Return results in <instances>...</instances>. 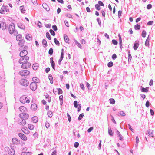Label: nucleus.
Wrapping results in <instances>:
<instances>
[{
	"mask_svg": "<svg viewBox=\"0 0 155 155\" xmlns=\"http://www.w3.org/2000/svg\"><path fill=\"white\" fill-rule=\"evenodd\" d=\"M28 59H20L19 60L20 64H22L21 67L24 69L29 68L31 66L30 63L28 62Z\"/></svg>",
	"mask_w": 155,
	"mask_h": 155,
	"instance_id": "f257e3e1",
	"label": "nucleus"
},
{
	"mask_svg": "<svg viewBox=\"0 0 155 155\" xmlns=\"http://www.w3.org/2000/svg\"><path fill=\"white\" fill-rule=\"evenodd\" d=\"M20 101L23 104L29 103L30 102L29 100L25 95H23L21 97Z\"/></svg>",
	"mask_w": 155,
	"mask_h": 155,
	"instance_id": "f03ea898",
	"label": "nucleus"
},
{
	"mask_svg": "<svg viewBox=\"0 0 155 155\" xmlns=\"http://www.w3.org/2000/svg\"><path fill=\"white\" fill-rule=\"evenodd\" d=\"M5 149L6 151L8 152L9 155H14L15 152L13 149L11 148H9L8 147H6Z\"/></svg>",
	"mask_w": 155,
	"mask_h": 155,
	"instance_id": "7ed1b4c3",
	"label": "nucleus"
},
{
	"mask_svg": "<svg viewBox=\"0 0 155 155\" xmlns=\"http://www.w3.org/2000/svg\"><path fill=\"white\" fill-rule=\"evenodd\" d=\"M8 30L9 33L11 34H12L14 32L15 30V28L14 24L11 23L9 25Z\"/></svg>",
	"mask_w": 155,
	"mask_h": 155,
	"instance_id": "20e7f679",
	"label": "nucleus"
},
{
	"mask_svg": "<svg viewBox=\"0 0 155 155\" xmlns=\"http://www.w3.org/2000/svg\"><path fill=\"white\" fill-rule=\"evenodd\" d=\"M19 74L22 76H25L29 75L30 74V72L27 70H23L20 71Z\"/></svg>",
	"mask_w": 155,
	"mask_h": 155,
	"instance_id": "39448f33",
	"label": "nucleus"
},
{
	"mask_svg": "<svg viewBox=\"0 0 155 155\" xmlns=\"http://www.w3.org/2000/svg\"><path fill=\"white\" fill-rule=\"evenodd\" d=\"M19 117L23 120L28 119L29 117L28 114L26 113H22L19 114Z\"/></svg>",
	"mask_w": 155,
	"mask_h": 155,
	"instance_id": "423d86ee",
	"label": "nucleus"
},
{
	"mask_svg": "<svg viewBox=\"0 0 155 155\" xmlns=\"http://www.w3.org/2000/svg\"><path fill=\"white\" fill-rule=\"evenodd\" d=\"M37 84L35 82H32L30 84V87L32 90L35 91L37 88Z\"/></svg>",
	"mask_w": 155,
	"mask_h": 155,
	"instance_id": "0eeeda50",
	"label": "nucleus"
},
{
	"mask_svg": "<svg viewBox=\"0 0 155 155\" xmlns=\"http://www.w3.org/2000/svg\"><path fill=\"white\" fill-rule=\"evenodd\" d=\"M20 83L21 85L24 86H27L29 84L28 81L25 79H22L20 81Z\"/></svg>",
	"mask_w": 155,
	"mask_h": 155,
	"instance_id": "6e6552de",
	"label": "nucleus"
},
{
	"mask_svg": "<svg viewBox=\"0 0 155 155\" xmlns=\"http://www.w3.org/2000/svg\"><path fill=\"white\" fill-rule=\"evenodd\" d=\"M18 136L19 137L23 140H27V137L24 134L21 133H20L18 134Z\"/></svg>",
	"mask_w": 155,
	"mask_h": 155,
	"instance_id": "1a4fd4ad",
	"label": "nucleus"
},
{
	"mask_svg": "<svg viewBox=\"0 0 155 155\" xmlns=\"http://www.w3.org/2000/svg\"><path fill=\"white\" fill-rule=\"evenodd\" d=\"M28 54L27 51L24 50L21 51L20 54V56L21 57H25Z\"/></svg>",
	"mask_w": 155,
	"mask_h": 155,
	"instance_id": "9d476101",
	"label": "nucleus"
},
{
	"mask_svg": "<svg viewBox=\"0 0 155 155\" xmlns=\"http://www.w3.org/2000/svg\"><path fill=\"white\" fill-rule=\"evenodd\" d=\"M21 129L23 132L25 134H28L29 133V132L28 131V129L26 127H21Z\"/></svg>",
	"mask_w": 155,
	"mask_h": 155,
	"instance_id": "9b49d317",
	"label": "nucleus"
},
{
	"mask_svg": "<svg viewBox=\"0 0 155 155\" xmlns=\"http://www.w3.org/2000/svg\"><path fill=\"white\" fill-rule=\"evenodd\" d=\"M19 110L21 112H24L27 111V108L24 106H21L19 108Z\"/></svg>",
	"mask_w": 155,
	"mask_h": 155,
	"instance_id": "f8f14e48",
	"label": "nucleus"
},
{
	"mask_svg": "<svg viewBox=\"0 0 155 155\" xmlns=\"http://www.w3.org/2000/svg\"><path fill=\"white\" fill-rule=\"evenodd\" d=\"M31 108L32 110L35 111L37 108V105L35 104H33L31 105Z\"/></svg>",
	"mask_w": 155,
	"mask_h": 155,
	"instance_id": "ddd939ff",
	"label": "nucleus"
},
{
	"mask_svg": "<svg viewBox=\"0 0 155 155\" xmlns=\"http://www.w3.org/2000/svg\"><path fill=\"white\" fill-rule=\"evenodd\" d=\"M5 8H7V7L5 5H3L0 10V13L4 14L6 12L5 11Z\"/></svg>",
	"mask_w": 155,
	"mask_h": 155,
	"instance_id": "4468645a",
	"label": "nucleus"
},
{
	"mask_svg": "<svg viewBox=\"0 0 155 155\" xmlns=\"http://www.w3.org/2000/svg\"><path fill=\"white\" fill-rule=\"evenodd\" d=\"M18 45H19L22 48H23L24 47V43H25V41L24 40H21V41H19Z\"/></svg>",
	"mask_w": 155,
	"mask_h": 155,
	"instance_id": "2eb2a0df",
	"label": "nucleus"
},
{
	"mask_svg": "<svg viewBox=\"0 0 155 155\" xmlns=\"http://www.w3.org/2000/svg\"><path fill=\"white\" fill-rule=\"evenodd\" d=\"M16 40L18 41H20L23 40L22 39V36L20 35H18L16 36Z\"/></svg>",
	"mask_w": 155,
	"mask_h": 155,
	"instance_id": "dca6fc26",
	"label": "nucleus"
},
{
	"mask_svg": "<svg viewBox=\"0 0 155 155\" xmlns=\"http://www.w3.org/2000/svg\"><path fill=\"white\" fill-rule=\"evenodd\" d=\"M12 142L15 144H18L19 143L18 139L15 138H14L12 139Z\"/></svg>",
	"mask_w": 155,
	"mask_h": 155,
	"instance_id": "f3484780",
	"label": "nucleus"
},
{
	"mask_svg": "<svg viewBox=\"0 0 155 155\" xmlns=\"http://www.w3.org/2000/svg\"><path fill=\"white\" fill-rule=\"evenodd\" d=\"M1 23V28L3 29H5L6 27V24L4 22H1L0 23Z\"/></svg>",
	"mask_w": 155,
	"mask_h": 155,
	"instance_id": "a211bd4d",
	"label": "nucleus"
},
{
	"mask_svg": "<svg viewBox=\"0 0 155 155\" xmlns=\"http://www.w3.org/2000/svg\"><path fill=\"white\" fill-rule=\"evenodd\" d=\"M32 80L34 82H35L36 83L38 82L39 81V79L38 78L35 77H33L32 78Z\"/></svg>",
	"mask_w": 155,
	"mask_h": 155,
	"instance_id": "6ab92c4d",
	"label": "nucleus"
},
{
	"mask_svg": "<svg viewBox=\"0 0 155 155\" xmlns=\"http://www.w3.org/2000/svg\"><path fill=\"white\" fill-rule=\"evenodd\" d=\"M19 123L20 124L23 126L25 125L26 124V122L24 120H22L21 121H20Z\"/></svg>",
	"mask_w": 155,
	"mask_h": 155,
	"instance_id": "aec40b11",
	"label": "nucleus"
},
{
	"mask_svg": "<svg viewBox=\"0 0 155 155\" xmlns=\"http://www.w3.org/2000/svg\"><path fill=\"white\" fill-rule=\"evenodd\" d=\"M26 38L28 40H31L32 37L31 35L28 34L26 36Z\"/></svg>",
	"mask_w": 155,
	"mask_h": 155,
	"instance_id": "412c9836",
	"label": "nucleus"
},
{
	"mask_svg": "<svg viewBox=\"0 0 155 155\" xmlns=\"http://www.w3.org/2000/svg\"><path fill=\"white\" fill-rule=\"evenodd\" d=\"M139 46V44L138 43H135L134 45V48L135 50H137Z\"/></svg>",
	"mask_w": 155,
	"mask_h": 155,
	"instance_id": "4be33fe9",
	"label": "nucleus"
},
{
	"mask_svg": "<svg viewBox=\"0 0 155 155\" xmlns=\"http://www.w3.org/2000/svg\"><path fill=\"white\" fill-rule=\"evenodd\" d=\"M43 7L44 8H45L46 10H49V8L48 6L46 3H44L42 5Z\"/></svg>",
	"mask_w": 155,
	"mask_h": 155,
	"instance_id": "5701e85b",
	"label": "nucleus"
},
{
	"mask_svg": "<svg viewBox=\"0 0 155 155\" xmlns=\"http://www.w3.org/2000/svg\"><path fill=\"white\" fill-rule=\"evenodd\" d=\"M51 64L52 68L54 70L55 69V64L54 62L52 60V59L51 61Z\"/></svg>",
	"mask_w": 155,
	"mask_h": 155,
	"instance_id": "b1692460",
	"label": "nucleus"
},
{
	"mask_svg": "<svg viewBox=\"0 0 155 155\" xmlns=\"http://www.w3.org/2000/svg\"><path fill=\"white\" fill-rule=\"evenodd\" d=\"M149 36H148L145 42V44L146 46H148L149 45Z\"/></svg>",
	"mask_w": 155,
	"mask_h": 155,
	"instance_id": "393cba45",
	"label": "nucleus"
},
{
	"mask_svg": "<svg viewBox=\"0 0 155 155\" xmlns=\"http://www.w3.org/2000/svg\"><path fill=\"white\" fill-rule=\"evenodd\" d=\"M64 38L65 41H66V42H68L69 41V38L68 36L66 35H64Z\"/></svg>",
	"mask_w": 155,
	"mask_h": 155,
	"instance_id": "a878e982",
	"label": "nucleus"
},
{
	"mask_svg": "<svg viewBox=\"0 0 155 155\" xmlns=\"http://www.w3.org/2000/svg\"><path fill=\"white\" fill-rule=\"evenodd\" d=\"M28 128L31 130H32L34 128V126L31 124H28Z\"/></svg>",
	"mask_w": 155,
	"mask_h": 155,
	"instance_id": "bb28decb",
	"label": "nucleus"
},
{
	"mask_svg": "<svg viewBox=\"0 0 155 155\" xmlns=\"http://www.w3.org/2000/svg\"><path fill=\"white\" fill-rule=\"evenodd\" d=\"M32 120L34 123H36L38 121L37 117H34L32 118Z\"/></svg>",
	"mask_w": 155,
	"mask_h": 155,
	"instance_id": "cd10ccee",
	"label": "nucleus"
},
{
	"mask_svg": "<svg viewBox=\"0 0 155 155\" xmlns=\"http://www.w3.org/2000/svg\"><path fill=\"white\" fill-rule=\"evenodd\" d=\"M134 28L135 29H139L140 28V26L139 25H138V24H137L135 25L134 26Z\"/></svg>",
	"mask_w": 155,
	"mask_h": 155,
	"instance_id": "c85d7f7f",
	"label": "nucleus"
},
{
	"mask_svg": "<svg viewBox=\"0 0 155 155\" xmlns=\"http://www.w3.org/2000/svg\"><path fill=\"white\" fill-rule=\"evenodd\" d=\"M18 27L23 30L25 28V27L23 25H21V24H18Z\"/></svg>",
	"mask_w": 155,
	"mask_h": 155,
	"instance_id": "c756f323",
	"label": "nucleus"
},
{
	"mask_svg": "<svg viewBox=\"0 0 155 155\" xmlns=\"http://www.w3.org/2000/svg\"><path fill=\"white\" fill-rule=\"evenodd\" d=\"M110 101V103L112 104H114L115 103V101L114 99L111 98L109 99Z\"/></svg>",
	"mask_w": 155,
	"mask_h": 155,
	"instance_id": "7c9ffc66",
	"label": "nucleus"
},
{
	"mask_svg": "<svg viewBox=\"0 0 155 155\" xmlns=\"http://www.w3.org/2000/svg\"><path fill=\"white\" fill-rule=\"evenodd\" d=\"M146 35V31H144L143 30L142 31L141 35L143 37H145Z\"/></svg>",
	"mask_w": 155,
	"mask_h": 155,
	"instance_id": "2f4dec72",
	"label": "nucleus"
},
{
	"mask_svg": "<svg viewBox=\"0 0 155 155\" xmlns=\"http://www.w3.org/2000/svg\"><path fill=\"white\" fill-rule=\"evenodd\" d=\"M95 7L96 9L99 10L101 9L100 5L98 4H96L95 5Z\"/></svg>",
	"mask_w": 155,
	"mask_h": 155,
	"instance_id": "473e14b6",
	"label": "nucleus"
},
{
	"mask_svg": "<svg viewBox=\"0 0 155 155\" xmlns=\"http://www.w3.org/2000/svg\"><path fill=\"white\" fill-rule=\"evenodd\" d=\"M58 88H55L53 89V92L54 93V94H58Z\"/></svg>",
	"mask_w": 155,
	"mask_h": 155,
	"instance_id": "72a5a7b5",
	"label": "nucleus"
},
{
	"mask_svg": "<svg viewBox=\"0 0 155 155\" xmlns=\"http://www.w3.org/2000/svg\"><path fill=\"white\" fill-rule=\"evenodd\" d=\"M49 79L50 80V82L51 84H52L53 82V77L52 76H49L48 77Z\"/></svg>",
	"mask_w": 155,
	"mask_h": 155,
	"instance_id": "f704fd0d",
	"label": "nucleus"
},
{
	"mask_svg": "<svg viewBox=\"0 0 155 155\" xmlns=\"http://www.w3.org/2000/svg\"><path fill=\"white\" fill-rule=\"evenodd\" d=\"M46 35L47 38L50 40H51V38L50 35L48 32H47L46 33Z\"/></svg>",
	"mask_w": 155,
	"mask_h": 155,
	"instance_id": "c9c22d12",
	"label": "nucleus"
},
{
	"mask_svg": "<svg viewBox=\"0 0 155 155\" xmlns=\"http://www.w3.org/2000/svg\"><path fill=\"white\" fill-rule=\"evenodd\" d=\"M54 41L55 43V44L58 45H59V42L58 41L57 39H56V38H55L54 39Z\"/></svg>",
	"mask_w": 155,
	"mask_h": 155,
	"instance_id": "e433bc0d",
	"label": "nucleus"
},
{
	"mask_svg": "<svg viewBox=\"0 0 155 155\" xmlns=\"http://www.w3.org/2000/svg\"><path fill=\"white\" fill-rule=\"evenodd\" d=\"M117 132L118 133V136L120 137V140H123V137H122V136L120 134V132L118 130H117Z\"/></svg>",
	"mask_w": 155,
	"mask_h": 155,
	"instance_id": "4c0bfd02",
	"label": "nucleus"
},
{
	"mask_svg": "<svg viewBox=\"0 0 155 155\" xmlns=\"http://www.w3.org/2000/svg\"><path fill=\"white\" fill-rule=\"evenodd\" d=\"M48 115L49 117H51L53 115V114L52 112L51 111H49L48 112Z\"/></svg>",
	"mask_w": 155,
	"mask_h": 155,
	"instance_id": "58836bf2",
	"label": "nucleus"
},
{
	"mask_svg": "<svg viewBox=\"0 0 155 155\" xmlns=\"http://www.w3.org/2000/svg\"><path fill=\"white\" fill-rule=\"evenodd\" d=\"M148 89L146 88H143L141 89L142 92H148Z\"/></svg>",
	"mask_w": 155,
	"mask_h": 155,
	"instance_id": "ea45409f",
	"label": "nucleus"
},
{
	"mask_svg": "<svg viewBox=\"0 0 155 155\" xmlns=\"http://www.w3.org/2000/svg\"><path fill=\"white\" fill-rule=\"evenodd\" d=\"M108 133L109 134L111 135L112 136L113 135V132L111 128H109L108 129Z\"/></svg>",
	"mask_w": 155,
	"mask_h": 155,
	"instance_id": "a19ab883",
	"label": "nucleus"
},
{
	"mask_svg": "<svg viewBox=\"0 0 155 155\" xmlns=\"http://www.w3.org/2000/svg\"><path fill=\"white\" fill-rule=\"evenodd\" d=\"M119 114L122 116H124L126 115L125 113L123 111H120L119 112Z\"/></svg>",
	"mask_w": 155,
	"mask_h": 155,
	"instance_id": "79ce46f5",
	"label": "nucleus"
},
{
	"mask_svg": "<svg viewBox=\"0 0 155 155\" xmlns=\"http://www.w3.org/2000/svg\"><path fill=\"white\" fill-rule=\"evenodd\" d=\"M83 116H84V114L83 113H82V114H81L78 117V120H81V119L83 118Z\"/></svg>",
	"mask_w": 155,
	"mask_h": 155,
	"instance_id": "37998d69",
	"label": "nucleus"
},
{
	"mask_svg": "<svg viewBox=\"0 0 155 155\" xmlns=\"http://www.w3.org/2000/svg\"><path fill=\"white\" fill-rule=\"evenodd\" d=\"M42 43L43 44L45 45V46H46L47 45V41L45 39H44L43 40Z\"/></svg>",
	"mask_w": 155,
	"mask_h": 155,
	"instance_id": "c03bdc74",
	"label": "nucleus"
},
{
	"mask_svg": "<svg viewBox=\"0 0 155 155\" xmlns=\"http://www.w3.org/2000/svg\"><path fill=\"white\" fill-rule=\"evenodd\" d=\"M74 105L75 108H77L78 106V103L77 101H75L74 102Z\"/></svg>",
	"mask_w": 155,
	"mask_h": 155,
	"instance_id": "a18cd8bd",
	"label": "nucleus"
},
{
	"mask_svg": "<svg viewBox=\"0 0 155 155\" xmlns=\"http://www.w3.org/2000/svg\"><path fill=\"white\" fill-rule=\"evenodd\" d=\"M58 94H60L62 93V91L61 89L59 88H58Z\"/></svg>",
	"mask_w": 155,
	"mask_h": 155,
	"instance_id": "49530a36",
	"label": "nucleus"
},
{
	"mask_svg": "<svg viewBox=\"0 0 155 155\" xmlns=\"http://www.w3.org/2000/svg\"><path fill=\"white\" fill-rule=\"evenodd\" d=\"M33 68L35 70H36L37 69L38 66L37 64H34L33 65Z\"/></svg>",
	"mask_w": 155,
	"mask_h": 155,
	"instance_id": "de8ad7c7",
	"label": "nucleus"
},
{
	"mask_svg": "<svg viewBox=\"0 0 155 155\" xmlns=\"http://www.w3.org/2000/svg\"><path fill=\"white\" fill-rule=\"evenodd\" d=\"M49 54L50 55H52L53 53V50L52 48H50L49 51Z\"/></svg>",
	"mask_w": 155,
	"mask_h": 155,
	"instance_id": "09e8293b",
	"label": "nucleus"
},
{
	"mask_svg": "<svg viewBox=\"0 0 155 155\" xmlns=\"http://www.w3.org/2000/svg\"><path fill=\"white\" fill-rule=\"evenodd\" d=\"M50 33L53 36H54L55 35V32L52 29H51L49 31Z\"/></svg>",
	"mask_w": 155,
	"mask_h": 155,
	"instance_id": "8fccbe9b",
	"label": "nucleus"
},
{
	"mask_svg": "<svg viewBox=\"0 0 155 155\" xmlns=\"http://www.w3.org/2000/svg\"><path fill=\"white\" fill-rule=\"evenodd\" d=\"M119 37V42H120V45H122V40H121V38L120 36V35H118Z\"/></svg>",
	"mask_w": 155,
	"mask_h": 155,
	"instance_id": "3c124183",
	"label": "nucleus"
},
{
	"mask_svg": "<svg viewBox=\"0 0 155 155\" xmlns=\"http://www.w3.org/2000/svg\"><path fill=\"white\" fill-rule=\"evenodd\" d=\"M113 63L112 62H110L108 63V67H111L113 66Z\"/></svg>",
	"mask_w": 155,
	"mask_h": 155,
	"instance_id": "603ef678",
	"label": "nucleus"
},
{
	"mask_svg": "<svg viewBox=\"0 0 155 155\" xmlns=\"http://www.w3.org/2000/svg\"><path fill=\"white\" fill-rule=\"evenodd\" d=\"M112 42L113 44L115 45H117L118 43L117 41L114 39H113L112 40Z\"/></svg>",
	"mask_w": 155,
	"mask_h": 155,
	"instance_id": "864d4df0",
	"label": "nucleus"
},
{
	"mask_svg": "<svg viewBox=\"0 0 155 155\" xmlns=\"http://www.w3.org/2000/svg\"><path fill=\"white\" fill-rule=\"evenodd\" d=\"M98 4L100 5L101 6H104V4H103V3L101 1H99L98 2Z\"/></svg>",
	"mask_w": 155,
	"mask_h": 155,
	"instance_id": "5fc2aeb1",
	"label": "nucleus"
},
{
	"mask_svg": "<svg viewBox=\"0 0 155 155\" xmlns=\"http://www.w3.org/2000/svg\"><path fill=\"white\" fill-rule=\"evenodd\" d=\"M152 7V5L150 4H149L147 6V8L148 9H150Z\"/></svg>",
	"mask_w": 155,
	"mask_h": 155,
	"instance_id": "6e6d98bb",
	"label": "nucleus"
},
{
	"mask_svg": "<svg viewBox=\"0 0 155 155\" xmlns=\"http://www.w3.org/2000/svg\"><path fill=\"white\" fill-rule=\"evenodd\" d=\"M67 116H68V119L69 121L70 122L71 121V117L68 113L67 114Z\"/></svg>",
	"mask_w": 155,
	"mask_h": 155,
	"instance_id": "4d7b16f0",
	"label": "nucleus"
},
{
	"mask_svg": "<svg viewBox=\"0 0 155 155\" xmlns=\"http://www.w3.org/2000/svg\"><path fill=\"white\" fill-rule=\"evenodd\" d=\"M93 127H90L88 130L87 131L88 133L91 132V131L93 130Z\"/></svg>",
	"mask_w": 155,
	"mask_h": 155,
	"instance_id": "13d9d810",
	"label": "nucleus"
},
{
	"mask_svg": "<svg viewBox=\"0 0 155 155\" xmlns=\"http://www.w3.org/2000/svg\"><path fill=\"white\" fill-rule=\"evenodd\" d=\"M146 106L147 107H148L149 106V102L148 101H147L146 103Z\"/></svg>",
	"mask_w": 155,
	"mask_h": 155,
	"instance_id": "bf43d9fd",
	"label": "nucleus"
},
{
	"mask_svg": "<svg viewBox=\"0 0 155 155\" xmlns=\"http://www.w3.org/2000/svg\"><path fill=\"white\" fill-rule=\"evenodd\" d=\"M79 107L78 108V111L79 112L81 110V104H79L78 105Z\"/></svg>",
	"mask_w": 155,
	"mask_h": 155,
	"instance_id": "052dcab7",
	"label": "nucleus"
},
{
	"mask_svg": "<svg viewBox=\"0 0 155 155\" xmlns=\"http://www.w3.org/2000/svg\"><path fill=\"white\" fill-rule=\"evenodd\" d=\"M52 28L54 29V30L55 31H56L57 30V26L55 25H53L52 26Z\"/></svg>",
	"mask_w": 155,
	"mask_h": 155,
	"instance_id": "680f3d73",
	"label": "nucleus"
},
{
	"mask_svg": "<svg viewBox=\"0 0 155 155\" xmlns=\"http://www.w3.org/2000/svg\"><path fill=\"white\" fill-rule=\"evenodd\" d=\"M74 147L76 148H77L78 145H79V143L78 142H76L75 143H74Z\"/></svg>",
	"mask_w": 155,
	"mask_h": 155,
	"instance_id": "e2e57ef3",
	"label": "nucleus"
},
{
	"mask_svg": "<svg viewBox=\"0 0 155 155\" xmlns=\"http://www.w3.org/2000/svg\"><path fill=\"white\" fill-rule=\"evenodd\" d=\"M50 69L49 68H47L45 69V72L48 73L49 71H50Z\"/></svg>",
	"mask_w": 155,
	"mask_h": 155,
	"instance_id": "0e129e2a",
	"label": "nucleus"
},
{
	"mask_svg": "<svg viewBox=\"0 0 155 155\" xmlns=\"http://www.w3.org/2000/svg\"><path fill=\"white\" fill-rule=\"evenodd\" d=\"M77 45L80 48H81V46L80 43L78 42L77 41L76 42Z\"/></svg>",
	"mask_w": 155,
	"mask_h": 155,
	"instance_id": "69168bd1",
	"label": "nucleus"
},
{
	"mask_svg": "<svg viewBox=\"0 0 155 155\" xmlns=\"http://www.w3.org/2000/svg\"><path fill=\"white\" fill-rule=\"evenodd\" d=\"M150 112L151 114L152 115H153L154 114V112L153 110L152 109H150Z\"/></svg>",
	"mask_w": 155,
	"mask_h": 155,
	"instance_id": "338daca9",
	"label": "nucleus"
},
{
	"mask_svg": "<svg viewBox=\"0 0 155 155\" xmlns=\"http://www.w3.org/2000/svg\"><path fill=\"white\" fill-rule=\"evenodd\" d=\"M122 14V11H119L118 12V16L119 17H120V16H121V15Z\"/></svg>",
	"mask_w": 155,
	"mask_h": 155,
	"instance_id": "774afa93",
	"label": "nucleus"
}]
</instances>
